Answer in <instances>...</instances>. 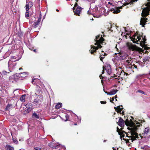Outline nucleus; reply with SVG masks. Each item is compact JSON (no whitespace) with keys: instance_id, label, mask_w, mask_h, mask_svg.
Segmentation results:
<instances>
[{"instance_id":"obj_9","label":"nucleus","mask_w":150,"mask_h":150,"mask_svg":"<svg viewBox=\"0 0 150 150\" xmlns=\"http://www.w3.org/2000/svg\"><path fill=\"white\" fill-rule=\"evenodd\" d=\"M129 4V3H124L122 6L119 7V8H117L115 9H112L111 10V11H113L112 13H119L120 12L119 9L122 8V7L128 5Z\"/></svg>"},{"instance_id":"obj_33","label":"nucleus","mask_w":150,"mask_h":150,"mask_svg":"<svg viewBox=\"0 0 150 150\" xmlns=\"http://www.w3.org/2000/svg\"><path fill=\"white\" fill-rule=\"evenodd\" d=\"M105 57L104 56V55L102 56H100V60L103 62V59Z\"/></svg>"},{"instance_id":"obj_50","label":"nucleus","mask_w":150,"mask_h":150,"mask_svg":"<svg viewBox=\"0 0 150 150\" xmlns=\"http://www.w3.org/2000/svg\"><path fill=\"white\" fill-rule=\"evenodd\" d=\"M100 79H101L102 78H103V77L101 75H100Z\"/></svg>"},{"instance_id":"obj_41","label":"nucleus","mask_w":150,"mask_h":150,"mask_svg":"<svg viewBox=\"0 0 150 150\" xmlns=\"http://www.w3.org/2000/svg\"><path fill=\"white\" fill-rule=\"evenodd\" d=\"M134 66V67L135 68V69H137V66L136 65H135L134 64L132 66Z\"/></svg>"},{"instance_id":"obj_46","label":"nucleus","mask_w":150,"mask_h":150,"mask_svg":"<svg viewBox=\"0 0 150 150\" xmlns=\"http://www.w3.org/2000/svg\"><path fill=\"white\" fill-rule=\"evenodd\" d=\"M136 92H139L141 93V91L140 90H138L136 91Z\"/></svg>"},{"instance_id":"obj_21","label":"nucleus","mask_w":150,"mask_h":150,"mask_svg":"<svg viewBox=\"0 0 150 150\" xmlns=\"http://www.w3.org/2000/svg\"><path fill=\"white\" fill-rule=\"evenodd\" d=\"M62 106V104L60 103H57L55 106L56 109H58L60 108Z\"/></svg>"},{"instance_id":"obj_14","label":"nucleus","mask_w":150,"mask_h":150,"mask_svg":"<svg viewBox=\"0 0 150 150\" xmlns=\"http://www.w3.org/2000/svg\"><path fill=\"white\" fill-rule=\"evenodd\" d=\"M82 10L81 7H78L75 11H74V14L76 15L79 16V14L80 13L81 11Z\"/></svg>"},{"instance_id":"obj_61","label":"nucleus","mask_w":150,"mask_h":150,"mask_svg":"<svg viewBox=\"0 0 150 150\" xmlns=\"http://www.w3.org/2000/svg\"><path fill=\"white\" fill-rule=\"evenodd\" d=\"M27 141L28 142V141H29V139H28L27 140Z\"/></svg>"},{"instance_id":"obj_36","label":"nucleus","mask_w":150,"mask_h":150,"mask_svg":"<svg viewBox=\"0 0 150 150\" xmlns=\"http://www.w3.org/2000/svg\"><path fill=\"white\" fill-rule=\"evenodd\" d=\"M65 117L66 119L65 120V121H67L68 120V119L69 118V116L68 115H65Z\"/></svg>"},{"instance_id":"obj_5","label":"nucleus","mask_w":150,"mask_h":150,"mask_svg":"<svg viewBox=\"0 0 150 150\" xmlns=\"http://www.w3.org/2000/svg\"><path fill=\"white\" fill-rule=\"evenodd\" d=\"M127 46L129 50L132 51L136 50L139 53H140L141 48L137 46L133 45L132 44L130 43H127Z\"/></svg>"},{"instance_id":"obj_10","label":"nucleus","mask_w":150,"mask_h":150,"mask_svg":"<svg viewBox=\"0 0 150 150\" xmlns=\"http://www.w3.org/2000/svg\"><path fill=\"white\" fill-rule=\"evenodd\" d=\"M149 130H150V129L149 127L145 128L144 130V133H142L141 134V139H142L143 137H146Z\"/></svg>"},{"instance_id":"obj_16","label":"nucleus","mask_w":150,"mask_h":150,"mask_svg":"<svg viewBox=\"0 0 150 150\" xmlns=\"http://www.w3.org/2000/svg\"><path fill=\"white\" fill-rule=\"evenodd\" d=\"M105 70L109 75H110L111 73V69L110 66L106 67Z\"/></svg>"},{"instance_id":"obj_40","label":"nucleus","mask_w":150,"mask_h":150,"mask_svg":"<svg viewBox=\"0 0 150 150\" xmlns=\"http://www.w3.org/2000/svg\"><path fill=\"white\" fill-rule=\"evenodd\" d=\"M141 93L144 94L145 95H147V94L146 93H145L144 91H141Z\"/></svg>"},{"instance_id":"obj_64","label":"nucleus","mask_w":150,"mask_h":150,"mask_svg":"<svg viewBox=\"0 0 150 150\" xmlns=\"http://www.w3.org/2000/svg\"><path fill=\"white\" fill-rule=\"evenodd\" d=\"M149 75H150V71H149Z\"/></svg>"},{"instance_id":"obj_35","label":"nucleus","mask_w":150,"mask_h":150,"mask_svg":"<svg viewBox=\"0 0 150 150\" xmlns=\"http://www.w3.org/2000/svg\"><path fill=\"white\" fill-rule=\"evenodd\" d=\"M140 77H141V75H137L136 76V79H140Z\"/></svg>"},{"instance_id":"obj_52","label":"nucleus","mask_w":150,"mask_h":150,"mask_svg":"<svg viewBox=\"0 0 150 150\" xmlns=\"http://www.w3.org/2000/svg\"><path fill=\"white\" fill-rule=\"evenodd\" d=\"M77 5V3H76V4L75 5V6H76Z\"/></svg>"},{"instance_id":"obj_58","label":"nucleus","mask_w":150,"mask_h":150,"mask_svg":"<svg viewBox=\"0 0 150 150\" xmlns=\"http://www.w3.org/2000/svg\"><path fill=\"white\" fill-rule=\"evenodd\" d=\"M106 141V140H104L103 141L104 142H105Z\"/></svg>"},{"instance_id":"obj_57","label":"nucleus","mask_w":150,"mask_h":150,"mask_svg":"<svg viewBox=\"0 0 150 150\" xmlns=\"http://www.w3.org/2000/svg\"><path fill=\"white\" fill-rule=\"evenodd\" d=\"M36 50L35 49L33 50V51L34 52H36Z\"/></svg>"},{"instance_id":"obj_8","label":"nucleus","mask_w":150,"mask_h":150,"mask_svg":"<svg viewBox=\"0 0 150 150\" xmlns=\"http://www.w3.org/2000/svg\"><path fill=\"white\" fill-rule=\"evenodd\" d=\"M17 57L15 56H13L11 57V58L9 60L8 62V65L9 67H11L12 66L11 64L12 62H14L16 61H18L20 58L17 59Z\"/></svg>"},{"instance_id":"obj_39","label":"nucleus","mask_w":150,"mask_h":150,"mask_svg":"<svg viewBox=\"0 0 150 150\" xmlns=\"http://www.w3.org/2000/svg\"><path fill=\"white\" fill-rule=\"evenodd\" d=\"M100 103L101 104H105L106 103V101H101L100 102Z\"/></svg>"},{"instance_id":"obj_48","label":"nucleus","mask_w":150,"mask_h":150,"mask_svg":"<svg viewBox=\"0 0 150 150\" xmlns=\"http://www.w3.org/2000/svg\"><path fill=\"white\" fill-rule=\"evenodd\" d=\"M111 98V99H112V100L113 101V100H114V98L113 97V98Z\"/></svg>"},{"instance_id":"obj_49","label":"nucleus","mask_w":150,"mask_h":150,"mask_svg":"<svg viewBox=\"0 0 150 150\" xmlns=\"http://www.w3.org/2000/svg\"><path fill=\"white\" fill-rule=\"evenodd\" d=\"M104 91L105 92V93H107L108 94V93H109V92H107V91H104Z\"/></svg>"},{"instance_id":"obj_13","label":"nucleus","mask_w":150,"mask_h":150,"mask_svg":"<svg viewBox=\"0 0 150 150\" xmlns=\"http://www.w3.org/2000/svg\"><path fill=\"white\" fill-rule=\"evenodd\" d=\"M124 120L121 117H120L118 122V125L121 127L123 128L124 127Z\"/></svg>"},{"instance_id":"obj_62","label":"nucleus","mask_w":150,"mask_h":150,"mask_svg":"<svg viewBox=\"0 0 150 150\" xmlns=\"http://www.w3.org/2000/svg\"><path fill=\"white\" fill-rule=\"evenodd\" d=\"M141 149H142L143 150H144V148H142V147H141Z\"/></svg>"},{"instance_id":"obj_59","label":"nucleus","mask_w":150,"mask_h":150,"mask_svg":"<svg viewBox=\"0 0 150 150\" xmlns=\"http://www.w3.org/2000/svg\"><path fill=\"white\" fill-rule=\"evenodd\" d=\"M108 3L110 4H111V3L110 2H109Z\"/></svg>"},{"instance_id":"obj_26","label":"nucleus","mask_w":150,"mask_h":150,"mask_svg":"<svg viewBox=\"0 0 150 150\" xmlns=\"http://www.w3.org/2000/svg\"><path fill=\"white\" fill-rule=\"evenodd\" d=\"M35 150H41L42 146H35L34 148Z\"/></svg>"},{"instance_id":"obj_45","label":"nucleus","mask_w":150,"mask_h":150,"mask_svg":"<svg viewBox=\"0 0 150 150\" xmlns=\"http://www.w3.org/2000/svg\"><path fill=\"white\" fill-rule=\"evenodd\" d=\"M115 100L116 101H117V99H116L117 98V96H115Z\"/></svg>"},{"instance_id":"obj_55","label":"nucleus","mask_w":150,"mask_h":150,"mask_svg":"<svg viewBox=\"0 0 150 150\" xmlns=\"http://www.w3.org/2000/svg\"><path fill=\"white\" fill-rule=\"evenodd\" d=\"M56 11H57V12L59 11V10L58 9H56Z\"/></svg>"},{"instance_id":"obj_54","label":"nucleus","mask_w":150,"mask_h":150,"mask_svg":"<svg viewBox=\"0 0 150 150\" xmlns=\"http://www.w3.org/2000/svg\"><path fill=\"white\" fill-rule=\"evenodd\" d=\"M136 42V41H135L134 40L133 41V42H134V43H135V42Z\"/></svg>"},{"instance_id":"obj_30","label":"nucleus","mask_w":150,"mask_h":150,"mask_svg":"<svg viewBox=\"0 0 150 150\" xmlns=\"http://www.w3.org/2000/svg\"><path fill=\"white\" fill-rule=\"evenodd\" d=\"M29 13L28 11H26L25 14V17L27 18L29 17Z\"/></svg>"},{"instance_id":"obj_27","label":"nucleus","mask_w":150,"mask_h":150,"mask_svg":"<svg viewBox=\"0 0 150 150\" xmlns=\"http://www.w3.org/2000/svg\"><path fill=\"white\" fill-rule=\"evenodd\" d=\"M133 37H134L133 38H134L135 39V40L136 39L135 38L136 37L137 39L136 41H139V45H141V41H139V40L140 39V38H138V37L137 36H136V35L133 36Z\"/></svg>"},{"instance_id":"obj_22","label":"nucleus","mask_w":150,"mask_h":150,"mask_svg":"<svg viewBox=\"0 0 150 150\" xmlns=\"http://www.w3.org/2000/svg\"><path fill=\"white\" fill-rule=\"evenodd\" d=\"M25 95H23L20 98V100L22 102L25 101Z\"/></svg>"},{"instance_id":"obj_38","label":"nucleus","mask_w":150,"mask_h":150,"mask_svg":"<svg viewBox=\"0 0 150 150\" xmlns=\"http://www.w3.org/2000/svg\"><path fill=\"white\" fill-rule=\"evenodd\" d=\"M37 80L36 79H33L32 81V83L33 84L35 83L34 81H35V80Z\"/></svg>"},{"instance_id":"obj_11","label":"nucleus","mask_w":150,"mask_h":150,"mask_svg":"<svg viewBox=\"0 0 150 150\" xmlns=\"http://www.w3.org/2000/svg\"><path fill=\"white\" fill-rule=\"evenodd\" d=\"M41 14H40L39 16V18L38 19V20L37 21L35 22H34V27L35 28H36L40 24V22L41 21Z\"/></svg>"},{"instance_id":"obj_2","label":"nucleus","mask_w":150,"mask_h":150,"mask_svg":"<svg viewBox=\"0 0 150 150\" xmlns=\"http://www.w3.org/2000/svg\"><path fill=\"white\" fill-rule=\"evenodd\" d=\"M103 41L104 39L102 37V35H99L96 37V42L94 44L97 45L98 46L96 47L94 46H91V49L89 51L91 54H93L94 52H96V50L98 49V48H100L102 47V46L100 45V44H102Z\"/></svg>"},{"instance_id":"obj_28","label":"nucleus","mask_w":150,"mask_h":150,"mask_svg":"<svg viewBox=\"0 0 150 150\" xmlns=\"http://www.w3.org/2000/svg\"><path fill=\"white\" fill-rule=\"evenodd\" d=\"M28 6H29L30 7V8H31L33 6V4L32 2L30 1L28 2V3H27V2H26V4Z\"/></svg>"},{"instance_id":"obj_18","label":"nucleus","mask_w":150,"mask_h":150,"mask_svg":"<svg viewBox=\"0 0 150 150\" xmlns=\"http://www.w3.org/2000/svg\"><path fill=\"white\" fill-rule=\"evenodd\" d=\"M13 108L12 104H8L6 106L5 109V110H9L10 109H12Z\"/></svg>"},{"instance_id":"obj_60","label":"nucleus","mask_w":150,"mask_h":150,"mask_svg":"<svg viewBox=\"0 0 150 150\" xmlns=\"http://www.w3.org/2000/svg\"><path fill=\"white\" fill-rule=\"evenodd\" d=\"M88 14H89V11H88Z\"/></svg>"},{"instance_id":"obj_17","label":"nucleus","mask_w":150,"mask_h":150,"mask_svg":"<svg viewBox=\"0 0 150 150\" xmlns=\"http://www.w3.org/2000/svg\"><path fill=\"white\" fill-rule=\"evenodd\" d=\"M114 108L116 110H118L117 111V112H120V113H121V111L123 108L122 107V106H118L117 108H116L115 107Z\"/></svg>"},{"instance_id":"obj_23","label":"nucleus","mask_w":150,"mask_h":150,"mask_svg":"<svg viewBox=\"0 0 150 150\" xmlns=\"http://www.w3.org/2000/svg\"><path fill=\"white\" fill-rule=\"evenodd\" d=\"M32 117L33 118H35L37 119H38L39 118V116L38 114L35 113V112H34L32 115Z\"/></svg>"},{"instance_id":"obj_19","label":"nucleus","mask_w":150,"mask_h":150,"mask_svg":"<svg viewBox=\"0 0 150 150\" xmlns=\"http://www.w3.org/2000/svg\"><path fill=\"white\" fill-rule=\"evenodd\" d=\"M118 91V90H113L111 91H110V92H109V93H108V95H114L115 93H116Z\"/></svg>"},{"instance_id":"obj_31","label":"nucleus","mask_w":150,"mask_h":150,"mask_svg":"<svg viewBox=\"0 0 150 150\" xmlns=\"http://www.w3.org/2000/svg\"><path fill=\"white\" fill-rule=\"evenodd\" d=\"M25 10L26 11H28L31 8L28 6L26 5L25 6Z\"/></svg>"},{"instance_id":"obj_15","label":"nucleus","mask_w":150,"mask_h":150,"mask_svg":"<svg viewBox=\"0 0 150 150\" xmlns=\"http://www.w3.org/2000/svg\"><path fill=\"white\" fill-rule=\"evenodd\" d=\"M118 57L120 60H122L125 59L127 57L126 55L122 54H119L118 55Z\"/></svg>"},{"instance_id":"obj_37","label":"nucleus","mask_w":150,"mask_h":150,"mask_svg":"<svg viewBox=\"0 0 150 150\" xmlns=\"http://www.w3.org/2000/svg\"><path fill=\"white\" fill-rule=\"evenodd\" d=\"M13 139V142L15 144H17V143H18V142L17 140H14V139Z\"/></svg>"},{"instance_id":"obj_3","label":"nucleus","mask_w":150,"mask_h":150,"mask_svg":"<svg viewBox=\"0 0 150 150\" xmlns=\"http://www.w3.org/2000/svg\"><path fill=\"white\" fill-rule=\"evenodd\" d=\"M141 38H142L143 40L142 41H141V47H142V48H141V54L142 53H143V54H148L149 52L148 50L150 49V47H147V45L145 44L147 43L146 36L144 35L143 33H142Z\"/></svg>"},{"instance_id":"obj_44","label":"nucleus","mask_w":150,"mask_h":150,"mask_svg":"<svg viewBox=\"0 0 150 150\" xmlns=\"http://www.w3.org/2000/svg\"><path fill=\"white\" fill-rule=\"evenodd\" d=\"M143 122H145V121L144 120H141V124H142V123Z\"/></svg>"},{"instance_id":"obj_53","label":"nucleus","mask_w":150,"mask_h":150,"mask_svg":"<svg viewBox=\"0 0 150 150\" xmlns=\"http://www.w3.org/2000/svg\"><path fill=\"white\" fill-rule=\"evenodd\" d=\"M102 52H103L104 53V55H107V54H105V53L104 52H103V51H102Z\"/></svg>"},{"instance_id":"obj_56","label":"nucleus","mask_w":150,"mask_h":150,"mask_svg":"<svg viewBox=\"0 0 150 150\" xmlns=\"http://www.w3.org/2000/svg\"><path fill=\"white\" fill-rule=\"evenodd\" d=\"M22 69V68H20L19 69V70H21V69Z\"/></svg>"},{"instance_id":"obj_25","label":"nucleus","mask_w":150,"mask_h":150,"mask_svg":"<svg viewBox=\"0 0 150 150\" xmlns=\"http://www.w3.org/2000/svg\"><path fill=\"white\" fill-rule=\"evenodd\" d=\"M124 122L125 124L127 126H129L131 124L130 122L128 119H126Z\"/></svg>"},{"instance_id":"obj_42","label":"nucleus","mask_w":150,"mask_h":150,"mask_svg":"<svg viewBox=\"0 0 150 150\" xmlns=\"http://www.w3.org/2000/svg\"><path fill=\"white\" fill-rule=\"evenodd\" d=\"M104 72V67H103V70H102V74H103Z\"/></svg>"},{"instance_id":"obj_43","label":"nucleus","mask_w":150,"mask_h":150,"mask_svg":"<svg viewBox=\"0 0 150 150\" xmlns=\"http://www.w3.org/2000/svg\"><path fill=\"white\" fill-rule=\"evenodd\" d=\"M112 149H113V150H118V148H117V149H116L114 147H113Z\"/></svg>"},{"instance_id":"obj_1","label":"nucleus","mask_w":150,"mask_h":150,"mask_svg":"<svg viewBox=\"0 0 150 150\" xmlns=\"http://www.w3.org/2000/svg\"><path fill=\"white\" fill-rule=\"evenodd\" d=\"M148 1L149 2L145 4L146 7L143 8H141V9H143L141 13V16L143 17H141V25L143 27L147 22V18H146L149 15L150 11V0H148Z\"/></svg>"},{"instance_id":"obj_6","label":"nucleus","mask_w":150,"mask_h":150,"mask_svg":"<svg viewBox=\"0 0 150 150\" xmlns=\"http://www.w3.org/2000/svg\"><path fill=\"white\" fill-rule=\"evenodd\" d=\"M42 96L38 95L33 101V103L36 105H40L42 102Z\"/></svg>"},{"instance_id":"obj_47","label":"nucleus","mask_w":150,"mask_h":150,"mask_svg":"<svg viewBox=\"0 0 150 150\" xmlns=\"http://www.w3.org/2000/svg\"><path fill=\"white\" fill-rule=\"evenodd\" d=\"M6 73V71H3V73H4V74H5V73Z\"/></svg>"},{"instance_id":"obj_34","label":"nucleus","mask_w":150,"mask_h":150,"mask_svg":"<svg viewBox=\"0 0 150 150\" xmlns=\"http://www.w3.org/2000/svg\"><path fill=\"white\" fill-rule=\"evenodd\" d=\"M12 66H11V67H10V68H13V67H15L16 65V63H13V62H12V64H11Z\"/></svg>"},{"instance_id":"obj_63","label":"nucleus","mask_w":150,"mask_h":150,"mask_svg":"<svg viewBox=\"0 0 150 150\" xmlns=\"http://www.w3.org/2000/svg\"><path fill=\"white\" fill-rule=\"evenodd\" d=\"M77 125V124H76V123L74 124V125Z\"/></svg>"},{"instance_id":"obj_20","label":"nucleus","mask_w":150,"mask_h":150,"mask_svg":"<svg viewBox=\"0 0 150 150\" xmlns=\"http://www.w3.org/2000/svg\"><path fill=\"white\" fill-rule=\"evenodd\" d=\"M122 129V128L120 129L118 127H117V132L119 134V135H122V134L124 133L125 132L124 131H121Z\"/></svg>"},{"instance_id":"obj_7","label":"nucleus","mask_w":150,"mask_h":150,"mask_svg":"<svg viewBox=\"0 0 150 150\" xmlns=\"http://www.w3.org/2000/svg\"><path fill=\"white\" fill-rule=\"evenodd\" d=\"M48 146L49 147H51L53 149H56L59 148L60 149L61 148V147H63L64 149H65V147L64 146H62L60 145L57 143V144H54L53 143L51 142L48 144Z\"/></svg>"},{"instance_id":"obj_12","label":"nucleus","mask_w":150,"mask_h":150,"mask_svg":"<svg viewBox=\"0 0 150 150\" xmlns=\"http://www.w3.org/2000/svg\"><path fill=\"white\" fill-rule=\"evenodd\" d=\"M27 73L25 72L20 73L18 74H16L14 75V76H16L18 78L21 77H26Z\"/></svg>"},{"instance_id":"obj_4","label":"nucleus","mask_w":150,"mask_h":150,"mask_svg":"<svg viewBox=\"0 0 150 150\" xmlns=\"http://www.w3.org/2000/svg\"><path fill=\"white\" fill-rule=\"evenodd\" d=\"M130 134L131 135L130 136H127L129 139H123L126 141V143H130L132 142L133 141L136 139L137 138H139L138 134L137 133L135 130L132 129L130 131Z\"/></svg>"},{"instance_id":"obj_29","label":"nucleus","mask_w":150,"mask_h":150,"mask_svg":"<svg viewBox=\"0 0 150 150\" xmlns=\"http://www.w3.org/2000/svg\"><path fill=\"white\" fill-rule=\"evenodd\" d=\"M149 58H150L148 56H146V57H145L144 58L143 62H145L148 61L149 59Z\"/></svg>"},{"instance_id":"obj_32","label":"nucleus","mask_w":150,"mask_h":150,"mask_svg":"<svg viewBox=\"0 0 150 150\" xmlns=\"http://www.w3.org/2000/svg\"><path fill=\"white\" fill-rule=\"evenodd\" d=\"M109 26H110V28L109 27H108V31L111 30V31H112V30L111 29V28H112V26H111V25H110V24H109Z\"/></svg>"},{"instance_id":"obj_24","label":"nucleus","mask_w":150,"mask_h":150,"mask_svg":"<svg viewBox=\"0 0 150 150\" xmlns=\"http://www.w3.org/2000/svg\"><path fill=\"white\" fill-rule=\"evenodd\" d=\"M6 148L8 150H14L13 147H11L9 145H7L6 146Z\"/></svg>"},{"instance_id":"obj_51","label":"nucleus","mask_w":150,"mask_h":150,"mask_svg":"<svg viewBox=\"0 0 150 150\" xmlns=\"http://www.w3.org/2000/svg\"><path fill=\"white\" fill-rule=\"evenodd\" d=\"M129 0H124L125 2L129 1Z\"/></svg>"}]
</instances>
